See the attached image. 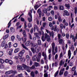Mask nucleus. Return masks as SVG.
I'll list each match as a JSON object with an SVG mask.
<instances>
[{
    "mask_svg": "<svg viewBox=\"0 0 77 77\" xmlns=\"http://www.w3.org/2000/svg\"><path fill=\"white\" fill-rule=\"evenodd\" d=\"M38 32L39 33L40 35H42V40L43 42L45 41L46 40H47V41L49 42L51 40V39L50 38V36L49 35H48L47 33H46L45 34L44 36V33L43 31H39Z\"/></svg>",
    "mask_w": 77,
    "mask_h": 77,
    "instance_id": "obj_1",
    "label": "nucleus"
},
{
    "mask_svg": "<svg viewBox=\"0 0 77 77\" xmlns=\"http://www.w3.org/2000/svg\"><path fill=\"white\" fill-rule=\"evenodd\" d=\"M23 38H22L21 39H22V41H23V43H25L26 41H27V35L26 33V31L25 30H23Z\"/></svg>",
    "mask_w": 77,
    "mask_h": 77,
    "instance_id": "obj_2",
    "label": "nucleus"
},
{
    "mask_svg": "<svg viewBox=\"0 0 77 77\" xmlns=\"http://www.w3.org/2000/svg\"><path fill=\"white\" fill-rule=\"evenodd\" d=\"M23 66L24 68V69H25V70H26V71H27L28 72H31V70H30V69H31V68H30V67L26 66L25 64H24Z\"/></svg>",
    "mask_w": 77,
    "mask_h": 77,
    "instance_id": "obj_3",
    "label": "nucleus"
},
{
    "mask_svg": "<svg viewBox=\"0 0 77 77\" xmlns=\"http://www.w3.org/2000/svg\"><path fill=\"white\" fill-rule=\"evenodd\" d=\"M23 66L24 68V69H25V70H26V71H27L28 72H31V70H30V69H31V68H30V67L26 66L25 64H24Z\"/></svg>",
    "mask_w": 77,
    "mask_h": 77,
    "instance_id": "obj_4",
    "label": "nucleus"
},
{
    "mask_svg": "<svg viewBox=\"0 0 77 77\" xmlns=\"http://www.w3.org/2000/svg\"><path fill=\"white\" fill-rule=\"evenodd\" d=\"M57 36L58 39L59 41V43L60 44H62L63 42V39L61 38V36H62V35H60V34H58L57 35Z\"/></svg>",
    "mask_w": 77,
    "mask_h": 77,
    "instance_id": "obj_5",
    "label": "nucleus"
},
{
    "mask_svg": "<svg viewBox=\"0 0 77 77\" xmlns=\"http://www.w3.org/2000/svg\"><path fill=\"white\" fill-rule=\"evenodd\" d=\"M52 30H53L54 32H58L59 31V28H57V26L55 25L54 26H53V27L51 28Z\"/></svg>",
    "mask_w": 77,
    "mask_h": 77,
    "instance_id": "obj_6",
    "label": "nucleus"
},
{
    "mask_svg": "<svg viewBox=\"0 0 77 77\" xmlns=\"http://www.w3.org/2000/svg\"><path fill=\"white\" fill-rule=\"evenodd\" d=\"M42 56L44 57V60H45V62H47V54H46V53L43 52L42 53Z\"/></svg>",
    "mask_w": 77,
    "mask_h": 77,
    "instance_id": "obj_7",
    "label": "nucleus"
},
{
    "mask_svg": "<svg viewBox=\"0 0 77 77\" xmlns=\"http://www.w3.org/2000/svg\"><path fill=\"white\" fill-rule=\"evenodd\" d=\"M29 16H30V18L28 17V21L29 23H30L31 21H32V14L29 12Z\"/></svg>",
    "mask_w": 77,
    "mask_h": 77,
    "instance_id": "obj_8",
    "label": "nucleus"
},
{
    "mask_svg": "<svg viewBox=\"0 0 77 77\" xmlns=\"http://www.w3.org/2000/svg\"><path fill=\"white\" fill-rule=\"evenodd\" d=\"M17 68L19 70H24V65L23 66H17Z\"/></svg>",
    "mask_w": 77,
    "mask_h": 77,
    "instance_id": "obj_9",
    "label": "nucleus"
},
{
    "mask_svg": "<svg viewBox=\"0 0 77 77\" xmlns=\"http://www.w3.org/2000/svg\"><path fill=\"white\" fill-rule=\"evenodd\" d=\"M55 51L54 52V49H52V53L54 55H55L56 54V53H57V47H56L55 48Z\"/></svg>",
    "mask_w": 77,
    "mask_h": 77,
    "instance_id": "obj_10",
    "label": "nucleus"
},
{
    "mask_svg": "<svg viewBox=\"0 0 77 77\" xmlns=\"http://www.w3.org/2000/svg\"><path fill=\"white\" fill-rule=\"evenodd\" d=\"M37 13H38L39 17H41V14H42V11L41 9L39 8L37 10Z\"/></svg>",
    "mask_w": 77,
    "mask_h": 77,
    "instance_id": "obj_11",
    "label": "nucleus"
},
{
    "mask_svg": "<svg viewBox=\"0 0 77 77\" xmlns=\"http://www.w3.org/2000/svg\"><path fill=\"white\" fill-rule=\"evenodd\" d=\"M59 26L61 29H63V28L65 29L66 27V26L65 25H63L62 23L60 24Z\"/></svg>",
    "mask_w": 77,
    "mask_h": 77,
    "instance_id": "obj_12",
    "label": "nucleus"
},
{
    "mask_svg": "<svg viewBox=\"0 0 77 77\" xmlns=\"http://www.w3.org/2000/svg\"><path fill=\"white\" fill-rule=\"evenodd\" d=\"M30 44H31V41H28L25 43V46L26 47L29 46V45H30Z\"/></svg>",
    "mask_w": 77,
    "mask_h": 77,
    "instance_id": "obj_13",
    "label": "nucleus"
},
{
    "mask_svg": "<svg viewBox=\"0 0 77 77\" xmlns=\"http://www.w3.org/2000/svg\"><path fill=\"white\" fill-rule=\"evenodd\" d=\"M64 14L65 15H66V16H69L70 14L69 13H68V12L67 11L65 10L64 11Z\"/></svg>",
    "mask_w": 77,
    "mask_h": 77,
    "instance_id": "obj_14",
    "label": "nucleus"
},
{
    "mask_svg": "<svg viewBox=\"0 0 77 77\" xmlns=\"http://www.w3.org/2000/svg\"><path fill=\"white\" fill-rule=\"evenodd\" d=\"M19 25H20V23L19 22H17L16 25V26H17V29H20L21 27V26L20 25L19 26H19Z\"/></svg>",
    "mask_w": 77,
    "mask_h": 77,
    "instance_id": "obj_15",
    "label": "nucleus"
},
{
    "mask_svg": "<svg viewBox=\"0 0 77 77\" xmlns=\"http://www.w3.org/2000/svg\"><path fill=\"white\" fill-rule=\"evenodd\" d=\"M38 57L36 56V55H34L32 58V61H36V59H37Z\"/></svg>",
    "mask_w": 77,
    "mask_h": 77,
    "instance_id": "obj_16",
    "label": "nucleus"
},
{
    "mask_svg": "<svg viewBox=\"0 0 77 77\" xmlns=\"http://www.w3.org/2000/svg\"><path fill=\"white\" fill-rule=\"evenodd\" d=\"M31 45H32V47H34L36 48L38 47V44H35L32 42H31Z\"/></svg>",
    "mask_w": 77,
    "mask_h": 77,
    "instance_id": "obj_17",
    "label": "nucleus"
},
{
    "mask_svg": "<svg viewBox=\"0 0 77 77\" xmlns=\"http://www.w3.org/2000/svg\"><path fill=\"white\" fill-rule=\"evenodd\" d=\"M71 53L70 50H69L68 51V56H69V59L71 58Z\"/></svg>",
    "mask_w": 77,
    "mask_h": 77,
    "instance_id": "obj_18",
    "label": "nucleus"
},
{
    "mask_svg": "<svg viewBox=\"0 0 77 77\" xmlns=\"http://www.w3.org/2000/svg\"><path fill=\"white\" fill-rule=\"evenodd\" d=\"M49 34L51 36H52V38L54 37V33L53 32V31L49 32Z\"/></svg>",
    "mask_w": 77,
    "mask_h": 77,
    "instance_id": "obj_19",
    "label": "nucleus"
},
{
    "mask_svg": "<svg viewBox=\"0 0 77 77\" xmlns=\"http://www.w3.org/2000/svg\"><path fill=\"white\" fill-rule=\"evenodd\" d=\"M31 76L32 77H35V73H34V72L32 71L30 73Z\"/></svg>",
    "mask_w": 77,
    "mask_h": 77,
    "instance_id": "obj_20",
    "label": "nucleus"
},
{
    "mask_svg": "<svg viewBox=\"0 0 77 77\" xmlns=\"http://www.w3.org/2000/svg\"><path fill=\"white\" fill-rule=\"evenodd\" d=\"M10 31L12 33H14L15 32V29H14V28L13 27H11L10 29Z\"/></svg>",
    "mask_w": 77,
    "mask_h": 77,
    "instance_id": "obj_21",
    "label": "nucleus"
},
{
    "mask_svg": "<svg viewBox=\"0 0 77 77\" xmlns=\"http://www.w3.org/2000/svg\"><path fill=\"white\" fill-rule=\"evenodd\" d=\"M17 71H13L12 70H11L9 71V74H11V73H13V74H16L17 73Z\"/></svg>",
    "mask_w": 77,
    "mask_h": 77,
    "instance_id": "obj_22",
    "label": "nucleus"
},
{
    "mask_svg": "<svg viewBox=\"0 0 77 77\" xmlns=\"http://www.w3.org/2000/svg\"><path fill=\"white\" fill-rule=\"evenodd\" d=\"M16 38L17 39L18 41H20L21 40V38L20 36L19 35H17L16 36Z\"/></svg>",
    "mask_w": 77,
    "mask_h": 77,
    "instance_id": "obj_23",
    "label": "nucleus"
},
{
    "mask_svg": "<svg viewBox=\"0 0 77 77\" xmlns=\"http://www.w3.org/2000/svg\"><path fill=\"white\" fill-rule=\"evenodd\" d=\"M23 54H22V53H21L20 52L18 54V56L20 57V60L22 61V60H21L22 59V58H21V57H22V56H23Z\"/></svg>",
    "mask_w": 77,
    "mask_h": 77,
    "instance_id": "obj_24",
    "label": "nucleus"
},
{
    "mask_svg": "<svg viewBox=\"0 0 77 77\" xmlns=\"http://www.w3.org/2000/svg\"><path fill=\"white\" fill-rule=\"evenodd\" d=\"M66 38L67 39H69V34L68 33H66Z\"/></svg>",
    "mask_w": 77,
    "mask_h": 77,
    "instance_id": "obj_25",
    "label": "nucleus"
},
{
    "mask_svg": "<svg viewBox=\"0 0 77 77\" xmlns=\"http://www.w3.org/2000/svg\"><path fill=\"white\" fill-rule=\"evenodd\" d=\"M52 49H54V47H55V43L54 42H53L51 44Z\"/></svg>",
    "mask_w": 77,
    "mask_h": 77,
    "instance_id": "obj_26",
    "label": "nucleus"
},
{
    "mask_svg": "<svg viewBox=\"0 0 77 77\" xmlns=\"http://www.w3.org/2000/svg\"><path fill=\"white\" fill-rule=\"evenodd\" d=\"M64 8L63 7V6L62 5H60L59 7V9L60 10H61V11H62L63 10Z\"/></svg>",
    "mask_w": 77,
    "mask_h": 77,
    "instance_id": "obj_27",
    "label": "nucleus"
},
{
    "mask_svg": "<svg viewBox=\"0 0 77 77\" xmlns=\"http://www.w3.org/2000/svg\"><path fill=\"white\" fill-rule=\"evenodd\" d=\"M26 57L27 61H29L30 60V57H29V56L27 55L26 56Z\"/></svg>",
    "mask_w": 77,
    "mask_h": 77,
    "instance_id": "obj_28",
    "label": "nucleus"
},
{
    "mask_svg": "<svg viewBox=\"0 0 77 77\" xmlns=\"http://www.w3.org/2000/svg\"><path fill=\"white\" fill-rule=\"evenodd\" d=\"M65 5L66 7L67 8H68V9L70 8V6H69V4H65Z\"/></svg>",
    "mask_w": 77,
    "mask_h": 77,
    "instance_id": "obj_29",
    "label": "nucleus"
},
{
    "mask_svg": "<svg viewBox=\"0 0 77 77\" xmlns=\"http://www.w3.org/2000/svg\"><path fill=\"white\" fill-rule=\"evenodd\" d=\"M19 51H20V48H16L15 49L14 51V53H17V52H18Z\"/></svg>",
    "mask_w": 77,
    "mask_h": 77,
    "instance_id": "obj_30",
    "label": "nucleus"
},
{
    "mask_svg": "<svg viewBox=\"0 0 77 77\" xmlns=\"http://www.w3.org/2000/svg\"><path fill=\"white\" fill-rule=\"evenodd\" d=\"M34 8L36 10H37V9L39 7V6L38 5H35L34 6Z\"/></svg>",
    "mask_w": 77,
    "mask_h": 77,
    "instance_id": "obj_31",
    "label": "nucleus"
},
{
    "mask_svg": "<svg viewBox=\"0 0 77 77\" xmlns=\"http://www.w3.org/2000/svg\"><path fill=\"white\" fill-rule=\"evenodd\" d=\"M22 46L23 47V48H25V49H26V50H29L28 49V48H27L24 46V44H22Z\"/></svg>",
    "mask_w": 77,
    "mask_h": 77,
    "instance_id": "obj_32",
    "label": "nucleus"
},
{
    "mask_svg": "<svg viewBox=\"0 0 77 77\" xmlns=\"http://www.w3.org/2000/svg\"><path fill=\"white\" fill-rule=\"evenodd\" d=\"M58 20L59 22H62V20L61 19V17L60 16L58 17Z\"/></svg>",
    "mask_w": 77,
    "mask_h": 77,
    "instance_id": "obj_33",
    "label": "nucleus"
},
{
    "mask_svg": "<svg viewBox=\"0 0 77 77\" xmlns=\"http://www.w3.org/2000/svg\"><path fill=\"white\" fill-rule=\"evenodd\" d=\"M63 71H62V70H60L59 73V75H63Z\"/></svg>",
    "mask_w": 77,
    "mask_h": 77,
    "instance_id": "obj_34",
    "label": "nucleus"
},
{
    "mask_svg": "<svg viewBox=\"0 0 77 77\" xmlns=\"http://www.w3.org/2000/svg\"><path fill=\"white\" fill-rule=\"evenodd\" d=\"M34 65L36 67H37V66L39 65V63L37 62L34 63Z\"/></svg>",
    "mask_w": 77,
    "mask_h": 77,
    "instance_id": "obj_35",
    "label": "nucleus"
},
{
    "mask_svg": "<svg viewBox=\"0 0 77 77\" xmlns=\"http://www.w3.org/2000/svg\"><path fill=\"white\" fill-rule=\"evenodd\" d=\"M44 68L45 69H46L47 70H48L49 69L48 66V65H45L44 66Z\"/></svg>",
    "mask_w": 77,
    "mask_h": 77,
    "instance_id": "obj_36",
    "label": "nucleus"
},
{
    "mask_svg": "<svg viewBox=\"0 0 77 77\" xmlns=\"http://www.w3.org/2000/svg\"><path fill=\"white\" fill-rule=\"evenodd\" d=\"M77 8L75 7L74 8V13L75 14H77Z\"/></svg>",
    "mask_w": 77,
    "mask_h": 77,
    "instance_id": "obj_37",
    "label": "nucleus"
},
{
    "mask_svg": "<svg viewBox=\"0 0 77 77\" xmlns=\"http://www.w3.org/2000/svg\"><path fill=\"white\" fill-rule=\"evenodd\" d=\"M59 73V70H58L57 71V72H56V73L54 74V76L55 77H56L57 75Z\"/></svg>",
    "mask_w": 77,
    "mask_h": 77,
    "instance_id": "obj_38",
    "label": "nucleus"
},
{
    "mask_svg": "<svg viewBox=\"0 0 77 77\" xmlns=\"http://www.w3.org/2000/svg\"><path fill=\"white\" fill-rule=\"evenodd\" d=\"M48 20L50 21H51L53 20V18L51 16L49 17L48 18Z\"/></svg>",
    "mask_w": 77,
    "mask_h": 77,
    "instance_id": "obj_39",
    "label": "nucleus"
},
{
    "mask_svg": "<svg viewBox=\"0 0 77 77\" xmlns=\"http://www.w3.org/2000/svg\"><path fill=\"white\" fill-rule=\"evenodd\" d=\"M76 69V66H75L73 67L72 69V71H74Z\"/></svg>",
    "mask_w": 77,
    "mask_h": 77,
    "instance_id": "obj_40",
    "label": "nucleus"
},
{
    "mask_svg": "<svg viewBox=\"0 0 77 77\" xmlns=\"http://www.w3.org/2000/svg\"><path fill=\"white\" fill-rule=\"evenodd\" d=\"M70 39H71V38H72V39H74V35H72V34H71L70 35Z\"/></svg>",
    "mask_w": 77,
    "mask_h": 77,
    "instance_id": "obj_41",
    "label": "nucleus"
},
{
    "mask_svg": "<svg viewBox=\"0 0 77 77\" xmlns=\"http://www.w3.org/2000/svg\"><path fill=\"white\" fill-rule=\"evenodd\" d=\"M11 21H12V20H11L8 23V28H9V27H10V26H11Z\"/></svg>",
    "mask_w": 77,
    "mask_h": 77,
    "instance_id": "obj_42",
    "label": "nucleus"
},
{
    "mask_svg": "<svg viewBox=\"0 0 77 77\" xmlns=\"http://www.w3.org/2000/svg\"><path fill=\"white\" fill-rule=\"evenodd\" d=\"M40 59H41V58L37 57V58H36V60L37 62H40Z\"/></svg>",
    "mask_w": 77,
    "mask_h": 77,
    "instance_id": "obj_43",
    "label": "nucleus"
},
{
    "mask_svg": "<svg viewBox=\"0 0 77 77\" xmlns=\"http://www.w3.org/2000/svg\"><path fill=\"white\" fill-rule=\"evenodd\" d=\"M31 49L32 52L34 53H35V48H31Z\"/></svg>",
    "mask_w": 77,
    "mask_h": 77,
    "instance_id": "obj_44",
    "label": "nucleus"
},
{
    "mask_svg": "<svg viewBox=\"0 0 77 77\" xmlns=\"http://www.w3.org/2000/svg\"><path fill=\"white\" fill-rule=\"evenodd\" d=\"M68 71H66L64 73V75L65 77H66L67 76V75H68Z\"/></svg>",
    "mask_w": 77,
    "mask_h": 77,
    "instance_id": "obj_45",
    "label": "nucleus"
},
{
    "mask_svg": "<svg viewBox=\"0 0 77 77\" xmlns=\"http://www.w3.org/2000/svg\"><path fill=\"white\" fill-rule=\"evenodd\" d=\"M0 62H1V63H3L5 62V60L1 58L0 59Z\"/></svg>",
    "mask_w": 77,
    "mask_h": 77,
    "instance_id": "obj_46",
    "label": "nucleus"
},
{
    "mask_svg": "<svg viewBox=\"0 0 77 77\" xmlns=\"http://www.w3.org/2000/svg\"><path fill=\"white\" fill-rule=\"evenodd\" d=\"M11 40L12 41H14L15 39V37L14 36H11Z\"/></svg>",
    "mask_w": 77,
    "mask_h": 77,
    "instance_id": "obj_47",
    "label": "nucleus"
},
{
    "mask_svg": "<svg viewBox=\"0 0 77 77\" xmlns=\"http://www.w3.org/2000/svg\"><path fill=\"white\" fill-rule=\"evenodd\" d=\"M38 44L39 45H41V40H38Z\"/></svg>",
    "mask_w": 77,
    "mask_h": 77,
    "instance_id": "obj_48",
    "label": "nucleus"
},
{
    "mask_svg": "<svg viewBox=\"0 0 77 77\" xmlns=\"http://www.w3.org/2000/svg\"><path fill=\"white\" fill-rule=\"evenodd\" d=\"M43 11L45 14H47V10L45 8L43 10Z\"/></svg>",
    "mask_w": 77,
    "mask_h": 77,
    "instance_id": "obj_49",
    "label": "nucleus"
},
{
    "mask_svg": "<svg viewBox=\"0 0 77 77\" xmlns=\"http://www.w3.org/2000/svg\"><path fill=\"white\" fill-rule=\"evenodd\" d=\"M42 25L43 27L45 28V26L47 25V23L45 22L43 23Z\"/></svg>",
    "mask_w": 77,
    "mask_h": 77,
    "instance_id": "obj_50",
    "label": "nucleus"
},
{
    "mask_svg": "<svg viewBox=\"0 0 77 77\" xmlns=\"http://www.w3.org/2000/svg\"><path fill=\"white\" fill-rule=\"evenodd\" d=\"M36 29L37 30H38V27L37 26V25H35L34 26V29Z\"/></svg>",
    "mask_w": 77,
    "mask_h": 77,
    "instance_id": "obj_51",
    "label": "nucleus"
},
{
    "mask_svg": "<svg viewBox=\"0 0 77 77\" xmlns=\"http://www.w3.org/2000/svg\"><path fill=\"white\" fill-rule=\"evenodd\" d=\"M8 63H9L10 65H12L13 64V62L11 60H9L8 62Z\"/></svg>",
    "mask_w": 77,
    "mask_h": 77,
    "instance_id": "obj_52",
    "label": "nucleus"
},
{
    "mask_svg": "<svg viewBox=\"0 0 77 77\" xmlns=\"http://www.w3.org/2000/svg\"><path fill=\"white\" fill-rule=\"evenodd\" d=\"M29 38L30 39L32 40V35L30 34V33H29Z\"/></svg>",
    "mask_w": 77,
    "mask_h": 77,
    "instance_id": "obj_53",
    "label": "nucleus"
},
{
    "mask_svg": "<svg viewBox=\"0 0 77 77\" xmlns=\"http://www.w3.org/2000/svg\"><path fill=\"white\" fill-rule=\"evenodd\" d=\"M62 64H63V60H61L60 61V63L59 65L60 66H62Z\"/></svg>",
    "mask_w": 77,
    "mask_h": 77,
    "instance_id": "obj_54",
    "label": "nucleus"
},
{
    "mask_svg": "<svg viewBox=\"0 0 77 77\" xmlns=\"http://www.w3.org/2000/svg\"><path fill=\"white\" fill-rule=\"evenodd\" d=\"M13 46L14 47H17L18 46V43H14L13 45Z\"/></svg>",
    "mask_w": 77,
    "mask_h": 77,
    "instance_id": "obj_55",
    "label": "nucleus"
},
{
    "mask_svg": "<svg viewBox=\"0 0 77 77\" xmlns=\"http://www.w3.org/2000/svg\"><path fill=\"white\" fill-rule=\"evenodd\" d=\"M48 73H45L44 74V77H48Z\"/></svg>",
    "mask_w": 77,
    "mask_h": 77,
    "instance_id": "obj_56",
    "label": "nucleus"
},
{
    "mask_svg": "<svg viewBox=\"0 0 77 77\" xmlns=\"http://www.w3.org/2000/svg\"><path fill=\"white\" fill-rule=\"evenodd\" d=\"M34 35L36 37H37L39 36V34L38 33L35 32L34 33Z\"/></svg>",
    "mask_w": 77,
    "mask_h": 77,
    "instance_id": "obj_57",
    "label": "nucleus"
},
{
    "mask_svg": "<svg viewBox=\"0 0 77 77\" xmlns=\"http://www.w3.org/2000/svg\"><path fill=\"white\" fill-rule=\"evenodd\" d=\"M29 55L30 56H32V52L30 51H29Z\"/></svg>",
    "mask_w": 77,
    "mask_h": 77,
    "instance_id": "obj_58",
    "label": "nucleus"
},
{
    "mask_svg": "<svg viewBox=\"0 0 77 77\" xmlns=\"http://www.w3.org/2000/svg\"><path fill=\"white\" fill-rule=\"evenodd\" d=\"M39 49H37L35 50V51L36 53H39Z\"/></svg>",
    "mask_w": 77,
    "mask_h": 77,
    "instance_id": "obj_59",
    "label": "nucleus"
},
{
    "mask_svg": "<svg viewBox=\"0 0 77 77\" xmlns=\"http://www.w3.org/2000/svg\"><path fill=\"white\" fill-rule=\"evenodd\" d=\"M21 20L22 22H24L25 21V20L24 19V18H23V17H21Z\"/></svg>",
    "mask_w": 77,
    "mask_h": 77,
    "instance_id": "obj_60",
    "label": "nucleus"
},
{
    "mask_svg": "<svg viewBox=\"0 0 77 77\" xmlns=\"http://www.w3.org/2000/svg\"><path fill=\"white\" fill-rule=\"evenodd\" d=\"M41 63L42 64H44V60H43V59H42L41 60Z\"/></svg>",
    "mask_w": 77,
    "mask_h": 77,
    "instance_id": "obj_61",
    "label": "nucleus"
},
{
    "mask_svg": "<svg viewBox=\"0 0 77 77\" xmlns=\"http://www.w3.org/2000/svg\"><path fill=\"white\" fill-rule=\"evenodd\" d=\"M3 55V52H0V57H2Z\"/></svg>",
    "mask_w": 77,
    "mask_h": 77,
    "instance_id": "obj_62",
    "label": "nucleus"
},
{
    "mask_svg": "<svg viewBox=\"0 0 77 77\" xmlns=\"http://www.w3.org/2000/svg\"><path fill=\"white\" fill-rule=\"evenodd\" d=\"M73 65V63H72V62H70L69 64V66H72Z\"/></svg>",
    "mask_w": 77,
    "mask_h": 77,
    "instance_id": "obj_63",
    "label": "nucleus"
},
{
    "mask_svg": "<svg viewBox=\"0 0 77 77\" xmlns=\"http://www.w3.org/2000/svg\"><path fill=\"white\" fill-rule=\"evenodd\" d=\"M22 54H23L24 53L25 51L24 50H22L20 52Z\"/></svg>",
    "mask_w": 77,
    "mask_h": 77,
    "instance_id": "obj_64",
    "label": "nucleus"
}]
</instances>
